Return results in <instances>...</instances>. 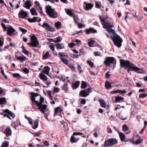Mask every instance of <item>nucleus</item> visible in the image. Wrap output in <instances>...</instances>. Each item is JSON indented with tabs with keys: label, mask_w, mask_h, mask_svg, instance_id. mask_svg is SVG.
I'll return each mask as SVG.
<instances>
[{
	"label": "nucleus",
	"mask_w": 147,
	"mask_h": 147,
	"mask_svg": "<svg viewBox=\"0 0 147 147\" xmlns=\"http://www.w3.org/2000/svg\"><path fill=\"white\" fill-rule=\"evenodd\" d=\"M119 116L120 119L123 120H125L127 119L126 117L123 116L120 114H119Z\"/></svg>",
	"instance_id": "nucleus-47"
},
{
	"label": "nucleus",
	"mask_w": 147,
	"mask_h": 147,
	"mask_svg": "<svg viewBox=\"0 0 147 147\" xmlns=\"http://www.w3.org/2000/svg\"><path fill=\"white\" fill-rule=\"evenodd\" d=\"M7 31V34L10 36H11L12 35H15L18 34L17 32L12 27L8 28Z\"/></svg>",
	"instance_id": "nucleus-10"
},
{
	"label": "nucleus",
	"mask_w": 147,
	"mask_h": 147,
	"mask_svg": "<svg viewBox=\"0 0 147 147\" xmlns=\"http://www.w3.org/2000/svg\"><path fill=\"white\" fill-rule=\"evenodd\" d=\"M30 94L31 96H30V98L32 105L34 104V102L36 105H42V103L44 100V98L43 97H41L40 94L34 92H31Z\"/></svg>",
	"instance_id": "nucleus-2"
},
{
	"label": "nucleus",
	"mask_w": 147,
	"mask_h": 147,
	"mask_svg": "<svg viewBox=\"0 0 147 147\" xmlns=\"http://www.w3.org/2000/svg\"><path fill=\"white\" fill-rule=\"evenodd\" d=\"M74 18V20L75 22L76 23L78 24L79 22L78 20V15H73V16Z\"/></svg>",
	"instance_id": "nucleus-37"
},
{
	"label": "nucleus",
	"mask_w": 147,
	"mask_h": 147,
	"mask_svg": "<svg viewBox=\"0 0 147 147\" xmlns=\"http://www.w3.org/2000/svg\"><path fill=\"white\" fill-rule=\"evenodd\" d=\"M107 32L109 34H111V33H112L113 35H115L116 34L115 32V31L114 30L111 29L110 28H107Z\"/></svg>",
	"instance_id": "nucleus-27"
},
{
	"label": "nucleus",
	"mask_w": 147,
	"mask_h": 147,
	"mask_svg": "<svg viewBox=\"0 0 147 147\" xmlns=\"http://www.w3.org/2000/svg\"><path fill=\"white\" fill-rule=\"evenodd\" d=\"M86 102V99H85L83 98L80 101V103L84 105L85 104Z\"/></svg>",
	"instance_id": "nucleus-61"
},
{
	"label": "nucleus",
	"mask_w": 147,
	"mask_h": 147,
	"mask_svg": "<svg viewBox=\"0 0 147 147\" xmlns=\"http://www.w3.org/2000/svg\"><path fill=\"white\" fill-rule=\"evenodd\" d=\"M4 134L7 136H9L11 135V131L9 127H7L4 132Z\"/></svg>",
	"instance_id": "nucleus-17"
},
{
	"label": "nucleus",
	"mask_w": 147,
	"mask_h": 147,
	"mask_svg": "<svg viewBox=\"0 0 147 147\" xmlns=\"http://www.w3.org/2000/svg\"><path fill=\"white\" fill-rule=\"evenodd\" d=\"M84 4L86 5L84 9L86 10L91 9L94 6L93 4L90 3H86V2H84Z\"/></svg>",
	"instance_id": "nucleus-15"
},
{
	"label": "nucleus",
	"mask_w": 147,
	"mask_h": 147,
	"mask_svg": "<svg viewBox=\"0 0 147 147\" xmlns=\"http://www.w3.org/2000/svg\"><path fill=\"white\" fill-rule=\"evenodd\" d=\"M120 62L121 66L125 68H128L127 71L128 73H129L130 71L138 72L140 70L139 68L135 66L134 64L128 61L120 59Z\"/></svg>",
	"instance_id": "nucleus-1"
},
{
	"label": "nucleus",
	"mask_w": 147,
	"mask_h": 147,
	"mask_svg": "<svg viewBox=\"0 0 147 147\" xmlns=\"http://www.w3.org/2000/svg\"><path fill=\"white\" fill-rule=\"evenodd\" d=\"M143 18V16L141 15H139L138 16L137 19L138 22H140L142 21Z\"/></svg>",
	"instance_id": "nucleus-40"
},
{
	"label": "nucleus",
	"mask_w": 147,
	"mask_h": 147,
	"mask_svg": "<svg viewBox=\"0 0 147 147\" xmlns=\"http://www.w3.org/2000/svg\"><path fill=\"white\" fill-rule=\"evenodd\" d=\"M55 46L57 49H62L64 48V46L62 44H61V45L59 44H55Z\"/></svg>",
	"instance_id": "nucleus-35"
},
{
	"label": "nucleus",
	"mask_w": 147,
	"mask_h": 147,
	"mask_svg": "<svg viewBox=\"0 0 147 147\" xmlns=\"http://www.w3.org/2000/svg\"><path fill=\"white\" fill-rule=\"evenodd\" d=\"M42 27L44 28H45L46 30L52 32L54 30V28L51 27L49 24L46 23L45 22L43 23L42 25Z\"/></svg>",
	"instance_id": "nucleus-12"
},
{
	"label": "nucleus",
	"mask_w": 147,
	"mask_h": 147,
	"mask_svg": "<svg viewBox=\"0 0 147 147\" xmlns=\"http://www.w3.org/2000/svg\"><path fill=\"white\" fill-rule=\"evenodd\" d=\"M116 63V61L115 58L113 57H106L104 63L107 67H109L111 64H113L114 68L115 67Z\"/></svg>",
	"instance_id": "nucleus-5"
},
{
	"label": "nucleus",
	"mask_w": 147,
	"mask_h": 147,
	"mask_svg": "<svg viewBox=\"0 0 147 147\" xmlns=\"http://www.w3.org/2000/svg\"><path fill=\"white\" fill-rule=\"evenodd\" d=\"M147 96V94H146L142 93L139 94V97L140 98H144Z\"/></svg>",
	"instance_id": "nucleus-45"
},
{
	"label": "nucleus",
	"mask_w": 147,
	"mask_h": 147,
	"mask_svg": "<svg viewBox=\"0 0 147 147\" xmlns=\"http://www.w3.org/2000/svg\"><path fill=\"white\" fill-rule=\"evenodd\" d=\"M59 91V89L57 87H55L53 90V92L54 93H57Z\"/></svg>",
	"instance_id": "nucleus-58"
},
{
	"label": "nucleus",
	"mask_w": 147,
	"mask_h": 147,
	"mask_svg": "<svg viewBox=\"0 0 147 147\" xmlns=\"http://www.w3.org/2000/svg\"><path fill=\"white\" fill-rule=\"evenodd\" d=\"M27 16V13L22 9L20 11L18 14L19 18H24L26 17Z\"/></svg>",
	"instance_id": "nucleus-13"
},
{
	"label": "nucleus",
	"mask_w": 147,
	"mask_h": 147,
	"mask_svg": "<svg viewBox=\"0 0 147 147\" xmlns=\"http://www.w3.org/2000/svg\"><path fill=\"white\" fill-rule=\"evenodd\" d=\"M28 21L30 23L36 22L35 17H34L32 18H28L27 19Z\"/></svg>",
	"instance_id": "nucleus-42"
},
{
	"label": "nucleus",
	"mask_w": 147,
	"mask_h": 147,
	"mask_svg": "<svg viewBox=\"0 0 147 147\" xmlns=\"http://www.w3.org/2000/svg\"><path fill=\"white\" fill-rule=\"evenodd\" d=\"M119 134L120 138L121 141H123L125 140V136L124 134L122 133H120L118 132Z\"/></svg>",
	"instance_id": "nucleus-24"
},
{
	"label": "nucleus",
	"mask_w": 147,
	"mask_h": 147,
	"mask_svg": "<svg viewBox=\"0 0 147 147\" xmlns=\"http://www.w3.org/2000/svg\"><path fill=\"white\" fill-rule=\"evenodd\" d=\"M105 87L106 89H109L111 87V84L109 81H107L105 83Z\"/></svg>",
	"instance_id": "nucleus-26"
},
{
	"label": "nucleus",
	"mask_w": 147,
	"mask_h": 147,
	"mask_svg": "<svg viewBox=\"0 0 147 147\" xmlns=\"http://www.w3.org/2000/svg\"><path fill=\"white\" fill-rule=\"evenodd\" d=\"M38 107L40 111L42 113H45V110L47 108V106L46 105H36Z\"/></svg>",
	"instance_id": "nucleus-14"
},
{
	"label": "nucleus",
	"mask_w": 147,
	"mask_h": 147,
	"mask_svg": "<svg viewBox=\"0 0 147 147\" xmlns=\"http://www.w3.org/2000/svg\"><path fill=\"white\" fill-rule=\"evenodd\" d=\"M110 73V71H109L106 73L105 76L107 79H108L110 78L111 74H109V73Z\"/></svg>",
	"instance_id": "nucleus-56"
},
{
	"label": "nucleus",
	"mask_w": 147,
	"mask_h": 147,
	"mask_svg": "<svg viewBox=\"0 0 147 147\" xmlns=\"http://www.w3.org/2000/svg\"><path fill=\"white\" fill-rule=\"evenodd\" d=\"M31 6L30 2L29 1H26L23 5L24 7L28 9H29Z\"/></svg>",
	"instance_id": "nucleus-21"
},
{
	"label": "nucleus",
	"mask_w": 147,
	"mask_h": 147,
	"mask_svg": "<svg viewBox=\"0 0 147 147\" xmlns=\"http://www.w3.org/2000/svg\"><path fill=\"white\" fill-rule=\"evenodd\" d=\"M76 44L72 42L70 43L69 45V46L70 48H73L75 45Z\"/></svg>",
	"instance_id": "nucleus-62"
},
{
	"label": "nucleus",
	"mask_w": 147,
	"mask_h": 147,
	"mask_svg": "<svg viewBox=\"0 0 147 147\" xmlns=\"http://www.w3.org/2000/svg\"><path fill=\"white\" fill-rule=\"evenodd\" d=\"M22 49V52L24 54L28 55L29 54V52L25 48L24 46L22 45L21 47Z\"/></svg>",
	"instance_id": "nucleus-25"
},
{
	"label": "nucleus",
	"mask_w": 147,
	"mask_h": 147,
	"mask_svg": "<svg viewBox=\"0 0 147 147\" xmlns=\"http://www.w3.org/2000/svg\"><path fill=\"white\" fill-rule=\"evenodd\" d=\"M49 47L53 51H54L55 50V47L52 44H51L49 45Z\"/></svg>",
	"instance_id": "nucleus-64"
},
{
	"label": "nucleus",
	"mask_w": 147,
	"mask_h": 147,
	"mask_svg": "<svg viewBox=\"0 0 147 147\" xmlns=\"http://www.w3.org/2000/svg\"><path fill=\"white\" fill-rule=\"evenodd\" d=\"M87 83L85 82L82 81L81 84V88L82 89H84L86 88Z\"/></svg>",
	"instance_id": "nucleus-31"
},
{
	"label": "nucleus",
	"mask_w": 147,
	"mask_h": 147,
	"mask_svg": "<svg viewBox=\"0 0 147 147\" xmlns=\"http://www.w3.org/2000/svg\"><path fill=\"white\" fill-rule=\"evenodd\" d=\"M100 19L101 22L102 24V25H104L105 23V22L104 18H102L101 17L100 18Z\"/></svg>",
	"instance_id": "nucleus-60"
},
{
	"label": "nucleus",
	"mask_w": 147,
	"mask_h": 147,
	"mask_svg": "<svg viewBox=\"0 0 147 147\" xmlns=\"http://www.w3.org/2000/svg\"><path fill=\"white\" fill-rule=\"evenodd\" d=\"M87 63L91 67L93 66V63L91 61L88 60L87 62Z\"/></svg>",
	"instance_id": "nucleus-57"
},
{
	"label": "nucleus",
	"mask_w": 147,
	"mask_h": 147,
	"mask_svg": "<svg viewBox=\"0 0 147 147\" xmlns=\"http://www.w3.org/2000/svg\"><path fill=\"white\" fill-rule=\"evenodd\" d=\"M23 71L26 74H28L29 73V70L26 68H24L23 69Z\"/></svg>",
	"instance_id": "nucleus-53"
},
{
	"label": "nucleus",
	"mask_w": 147,
	"mask_h": 147,
	"mask_svg": "<svg viewBox=\"0 0 147 147\" xmlns=\"http://www.w3.org/2000/svg\"><path fill=\"white\" fill-rule=\"evenodd\" d=\"M83 133L81 132H74L70 138V141L71 143L76 142L79 140L78 138H76L74 136L82 135Z\"/></svg>",
	"instance_id": "nucleus-9"
},
{
	"label": "nucleus",
	"mask_w": 147,
	"mask_h": 147,
	"mask_svg": "<svg viewBox=\"0 0 147 147\" xmlns=\"http://www.w3.org/2000/svg\"><path fill=\"white\" fill-rule=\"evenodd\" d=\"M52 41L55 42V43H57L61 41V40H60L59 37H57L55 40H54L53 39H52Z\"/></svg>",
	"instance_id": "nucleus-49"
},
{
	"label": "nucleus",
	"mask_w": 147,
	"mask_h": 147,
	"mask_svg": "<svg viewBox=\"0 0 147 147\" xmlns=\"http://www.w3.org/2000/svg\"><path fill=\"white\" fill-rule=\"evenodd\" d=\"M111 24L109 23H105L104 24V26L106 27V28L107 29V28H109Z\"/></svg>",
	"instance_id": "nucleus-63"
},
{
	"label": "nucleus",
	"mask_w": 147,
	"mask_h": 147,
	"mask_svg": "<svg viewBox=\"0 0 147 147\" xmlns=\"http://www.w3.org/2000/svg\"><path fill=\"white\" fill-rule=\"evenodd\" d=\"M31 43H27L28 45L32 47H36L39 45V43L37 38L34 35H33L31 38Z\"/></svg>",
	"instance_id": "nucleus-7"
},
{
	"label": "nucleus",
	"mask_w": 147,
	"mask_h": 147,
	"mask_svg": "<svg viewBox=\"0 0 147 147\" xmlns=\"http://www.w3.org/2000/svg\"><path fill=\"white\" fill-rule=\"evenodd\" d=\"M110 38L113 42L114 44L116 46L118 47H120L121 46L123 40L120 36L116 34L114 35L111 36Z\"/></svg>",
	"instance_id": "nucleus-4"
},
{
	"label": "nucleus",
	"mask_w": 147,
	"mask_h": 147,
	"mask_svg": "<svg viewBox=\"0 0 147 147\" xmlns=\"http://www.w3.org/2000/svg\"><path fill=\"white\" fill-rule=\"evenodd\" d=\"M59 55L61 57L60 59L62 62L66 65H67L68 64V62L67 59L62 58V57H67V56L65 55H62V53L59 52L58 53Z\"/></svg>",
	"instance_id": "nucleus-11"
},
{
	"label": "nucleus",
	"mask_w": 147,
	"mask_h": 147,
	"mask_svg": "<svg viewBox=\"0 0 147 147\" xmlns=\"http://www.w3.org/2000/svg\"><path fill=\"white\" fill-rule=\"evenodd\" d=\"M92 88H89L84 90H82L80 91L79 96H80L86 97L88 96L90 93L91 92Z\"/></svg>",
	"instance_id": "nucleus-8"
},
{
	"label": "nucleus",
	"mask_w": 147,
	"mask_h": 147,
	"mask_svg": "<svg viewBox=\"0 0 147 147\" xmlns=\"http://www.w3.org/2000/svg\"><path fill=\"white\" fill-rule=\"evenodd\" d=\"M1 74L4 77V78L5 79H7V76L5 74L4 70L2 68H1Z\"/></svg>",
	"instance_id": "nucleus-46"
},
{
	"label": "nucleus",
	"mask_w": 147,
	"mask_h": 147,
	"mask_svg": "<svg viewBox=\"0 0 147 147\" xmlns=\"http://www.w3.org/2000/svg\"><path fill=\"white\" fill-rule=\"evenodd\" d=\"M13 76L15 78H16L18 79L21 78L20 76L19 73H14L13 74Z\"/></svg>",
	"instance_id": "nucleus-43"
},
{
	"label": "nucleus",
	"mask_w": 147,
	"mask_h": 147,
	"mask_svg": "<svg viewBox=\"0 0 147 147\" xmlns=\"http://www.w3.org/2000/svg\"><path fill=\"white\" fill-rule=\"evenodd\" d=\"M55 26L57 28H59L61 27V23L60 22L58 21L55 23Z\"/></svg>",
	"instance_id": "nucleus-41"
},
{
	"label": "nucleus",
	"mask_w": 147,
	"mask_h": 147,
	"mask_svg": "<svg viewBox=\"0 0 147 147\" xmlns=\"http://www.w3.org/2000/svg\"><path fill=\"white\" fill-rule=\"evenodd\" d=\"M124 98L121 96H117L115 97V102H121L124 101Z\"/></svg>",
	"instance_id": "nucleus-23"
},
{
	"label": "nucleus",
	"mask_w": 147,
	"mask_h": 147,
	"mask_svg": "<svg viewBox=\"0 0 147 147\" xmlns=\"http://www.w3.org/2000/svg\"><path fill=\"white\" fill-rule=\"evenodd\" d=\"M136 137H139V138L136 140V141L135 142V144L136 145L139 144L141 143L142 141V140L140 139V137L138 135H137L136 136Z\"/></svg>",
	"instance_id": "nucleus-30"
},
{
	"label": "nucleus",
	"mask_w": 147,
	"mask_h": 147,
	"mask_svg": "<svg viewBox=\"0 0 147 147\" xmlns=\"http://www.w3.org/2000/svg\"><path fill=\"white\" fill-rule=\"evenodd\" d=\"M80 82L79 81H77L73 84L72 85L71 87L73 89H75L79 87Z\"/></svg>",
	"instance_id": "nucleus-20"
},
{
	"label": "nucleus",
	"mask_w": 147,
	"mask_h": 147,
	"mask_svg": "<svg viewBox=\"0 0 147 147\" xmlns=\"http://www.w3.org/2000/svg\"><path fill=\"white\" fill-rule=\"evenodd\" d=\"M19 29L24 34H25L27 32V31L24 29L22 28L21 27H19Z\"/></svg>",
	"instance_id": "nucleus-51"
},
{
	"label": "nucleus",
	"mask_w": 147,
	"mask_h": 147,
	"mask_svg": "<svg viewBox=\"0 0 147 147\" xmlns=\"http://www.w3.org/2000/svg\"><path fill=\"white\" fill-rule=\"evenodd\" d=\"M128 127L126 124H124L122 126V130L124 131L128 130Z\"/></svg>",
	"instance_id": "nucleus-44"
},
{
	"label": "nucleus",
	"mask_w": 147,
	"mask_h": 147,
	"mask_svg": "<svg viewBox=\"0 0 147 147\" xmlns=\"http://www.w3.org/2000/svg\"><path fill=\"white\" fill-rule=\"evenodd\" d=\"M32 133L34 135V137L36 136H40L42 134L40 132H37L35 134Z\"/></svg>",
	"instance_id": "nucleus-54"
},
{
	"label": "nucleus",
	"mask_w": 147,
	"mask_h": 147,
	"mask_svg": "<svg viewBox=\"0 0 147 147\" xmlns=\"http://www.w3.org/2000/svg\"><path fill=\"white\" fill-rule=\"evenodd\" d=\"M50 70V68L48 66H45L44 67L42 72L48 75L49 72Z\"/></svg>",
	"instance_id": "nucleus-22"
},
{
	"label": "nucleus",
	"mask_w": 147,
	"mask_h": 147,
	"mask_svg": "<svg viewBox=\"0 0 147 147\" xmlns=\"http://www.w3.org/2000/svg\"><path fill=\"white\" fill-rule=\"evenodd\" d=\"M1 114L2 115H3L4 116V117H7L8 118H9L10 119H11V117H10L9 115L7 114H6L5 113L4 114L3 113H2V114Z\"/></svg>",
	"instance_id": "nucleus-59"
},
{
	"label": "nucleus",
	"mask_w": 147,
	"mask_h": 147,
	"mask_svg": "<svg viewBox=\"0 0 147 147\" xmlns=\"http://www.w3.org/2000/svg\"><path fill=\"white\" fill-rule=\"evenodd\" d=\"M39 76L40 79L43 81L47 80V77L45 75L42 73H40L39 75Z\"/></svg>",
	"instance_id": "nucleus-19"
},
{
	"label": "nucleus",
	"mask_w": 147,
	"mask_h": 147,
	"mask_svg": "<svg viewBox=\"0 0 147 147\" xmlns=\"http://www.w3.org/2000/svg\"><path fill=\"white\" fill-rule=\"evenodd\" d=\"M15 58L17 59L18 60L20 61L21 63H23L24 61L28 59V58L24 56H18L16 54L15 55Z\"/></svg>",
	"instance_id": "nucleus-16"
},
{
	"label": "nucleus",
	"mask_w": 147,
	"mask_h": 147,
	"mask_svg": "<svg viewBox=\"0 0 147 147\" xmlns=\"http://www.w3.org/2000/svg\"><path fill=\"white\" fill-rule=\"evenodd\" d=\"M95 42V41L94 40H91L90 41H89L88 43V45L90 47H92V45L94 44V42Z\"/></svg>",
	"instance_id": "nucleus-50"
},
{
	"label": "nucleus",
	"mask_w": 147,
	"mask_h": 147,
	"mask_svg": "<svg viewBox=\"0 0 147 147\" xmlns=\"http://www.w3.org/2000/svg\"><path fill=\"white\" fill-rule=\"evenodd\" d=\"M68 84H66L64 85L62 88V90H63L65 93H67L68 91V88L67 87Z\"/></svg>",
	"instance_id": "nucleus-34"
},
{
	"label": "nucleus",
	"mask_w": 147,
	"mask_h": 147,
	"mask_svg": "<svg viewBox=\"0 0 147 147\" xmlns=\"http://www.w3.org/2000/svg\"><path fill=\"white\" fill-rule=\"evenodd\" d=\"M30 11L32 15L37 16L38 15V13L36 12V9L34 7L31 9Z\"/></svg>",
	"instance_id": "nucleus-29"
},
{
	"label": "nucleus",
	"mask_w": 147,
	"mask_h": 147,
	"mask_svg": "<svg viewBox=\"0 0 147 147\" xmlns=\"http://www.w3.org/2000/svg\"><path fill=\"white\" fill-rule=\"evenodd\" d=\"M1 25L3 28V31H5L7 29V27L5 26V24L3 23H1Z\"/></svg>",
	"instance_id": "nucleus-55"
},
{
	"label": "nucleus",
	"mask_w": 147,
	"mask_h": 147,
	"mask_svg": "<svg viewBox=\"0 0 147 147\" xmlns=\"http://www.w3.org/2000/svg\"><path fill=\"white\" fill-rule=\"evenodd\" d=\"M84 110L86 113H88L89 111V107L88 106H85L83 108Z\"/></svg>",
	"instance_id": "nucleus-52"
},
{
	"label": "nucleus",
	"mask_w": 147,
	"mask_h": 147,
	"mask_svg": "<svg viewBox=\"0 0 147 147\" xmlns=\"http://www.w3.org/2000/svg\"><path fill=\"white\" fill-rule=\"evenodd\" d=\"M99 102L101 106L102 107H105L106 106V104L104 100L102 99H100L99 100Z\"/></svg>",
	"instance_id": "nucleus-32"
},
{
	"label": "nucleus",
	"mask_w": 147,
	"mask_h": 147,
	"mask_svg": "<svg viewBox=\"0 0 147 147\" xmlns=\"http://www.w3.org/2000/svg\"><path fill=\"white\" fill-rule=\"evenodd\" d=\"M34 125L32 126V128L34 129H36L38 127V119L36 120L33 123Z\"/></svg>",
	"instance_id": "nucleus-28"
},
{
	"label": "nucleus",
	"mask_w": 147,
	"mask_h": 147,
	"mask_svg": "<svg viewBox=\"0 0 147 147\" xmlns=\"http://www.w3.org/2000/svg\"><path fill=\"white\" fill-rule=\"evenodd\" d=\"M6 101V99L5 98H0V105H2L5 104Z\"/></svg>",
	"instance_id": "nucleus-39"
},
{
	"label": "nucleus",
	"mask_w": 147,
	"mask_h": 147,
	"mask_svg": "<svg viewBox=\"0 0 147 147\" xmlns=\"http://www.w3.org/2000/svg\"><path fill=\"white\" fill-rule=\"evenodd\" d=\"M86 34H89L91 33H95L97 32V31L96 30L90 28L89 29H87L86 30Z\"/></svg>",
	"instance_id": "nucleus-18"
},
{
	"label": "nucleus",
	"mask_w": 147,
	"mask_h": 147,
	"mask_svg": "<svg viewBox=\"0 0 147 147\" xmlns=\"http://www.w3.org/2000/svg\"><path fill=\"white\" fill-rule=\"evenodd\" d=\"M49 57H50V55L49 54V52L47 51L45 54L43 55L42 59H46Z\"/></svg>",
	"instance_id": "nucleus-36"
},
{
	"label": "nucleus",
	"mask_w": 147,
	"mask_h": 147,
	"mask_svg": "<svg viewBox=\"0 0 147 147\" xmlns=\"http://www.w3.org/2000/svg\"><path fill=\"white\" fill-rule=\"evenodd\" d=\"M72 10L67 9L65 10L66 13L70 16H73L74 15L72 13Z\"/></svg>",
	"instance_id": "nucleus-33"
},
{
	"label": "nucleus",
	"mask_w": 147,
	"mask_h": 147,
	"mask_svg": "<svg viewBox=\"0 0 147 147\" xmlns=\"http://www.w3.org/2000/svg\"><path fill=\"white\" fill-rule=\"evenodd\" d=\"M9 142L8 141H5L3 143L1 147H8Z\"/></svg>",
	"instance_id": "nucleus-38"
},
{
	"label": "nucleus",
	"mask_w": 147,
	"mask_h": 147,
	"mask_svg": "<svg viewBox=\"0 0 147 147\" xmlns=\"http://www.w3.org/2000/svg\"><path fill=\"white\" fill-rule=\"evenodd\" d=\"M46 11L49 16L52 18L57 17L58 15L55 9H52L51 6L48 5L46 6Z\"/></svg>",
	"instance_id": "nucleus-3"
},
{
	"label": "nucleus",
	"mask_w": 147,
	"mask_h": 147,
	"mask_svg": "<svg viewBox=\"0 0 147 147\" xmlns=\"http://www.w3.org/2000/svg\"><path fill=\"white\" fill-rule=\"evenodd\" d=\"M55 114H57L59 112H61V109L60 107H58L55 109Z\"/></svg>",
	"instance_id": "nucleus-48"
},
{
	"label": "nucleus",
	"mask_w": 147,
	"mask_h": 147,
	"mask_svg": "<svg viewBox=\"0 0 147 147\" xmlns=\"http://www.w3.org/2000/svg\"><path fill=\"white\" fill-rule=\"evenodd\" d=\"M118 143L117 139L113 138L109 139L107 141H105L104 144V147H107L112 146Z\"/></svg>",
	"instance_id": "nucleus-6"
}]
</instances>
